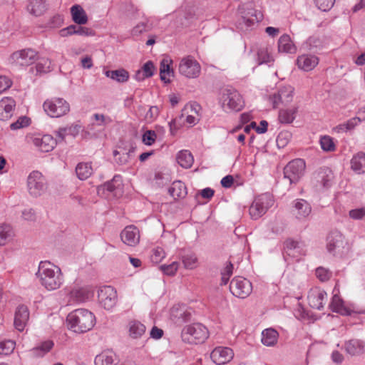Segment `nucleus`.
I'll list each match as a JSON object with an SVG mask.
<instances>
[{
	"label": "nucleus",
	"mask_w": 365,
	"mask_h": 365,
	"mask_svg": "<svg viewBox=\"0 0 365 365\" xmlns=\"http://www.w3.org/2000/svg\"><path fill=\"white\" fill-rule=\"evenodd\" d=\"M36 276L41 286L48 291L59 289L64 282L61 268L48 261L40 262Z\"/></svg>",
	"instance_id": "obj_1"
},
{
	"label": "nucleus",
	"mask_w": 365,
	"mask_h": 365,
	"mask_svg": "<svg viewBox=\"0 0 365 365\" xmlns=\"http://www.w3.org/2000/svg\"><path fill=\"white\" fill-rule=\"evenodd\" d=\"M69 329L76 333L90 331L96 324L93 314L85 309H78L68 314L66 318Z\"/></svg>",
	"instance_id": "obj_2"
},
{
	"label": "nucleus",
	"mask_w": 365,
	"mask_h": 365,
	"mask_svg": "<svg viewBox=\"0 0 365 365\" xmlns=\"http://www.w3.org/2000/svg\"><path fill=\"white\" fill-rule=\"evenodd\" d=\"M45 113L51 118H61L67 115L71 110L69 103L63 98L47 99L43 103Z\"/></svg>",
	"instance_id": "obj_3"
},
{
	"label": "nucleus",
	"mask_w": 365,
	"mask_h": 365,
	"mask_svg": "<svg viewBox=\"0 0 365 365\" xmlns=\"http://www.w3.org/2000/svg\"><path fill=\"white\" fill-rule=\"evenodd\" d=\"M207 337V329L200 323L187 326L182 331V340L189 344L202 343Z\"/></svg>",
	"instance_id": "obj_4"
},
{
	"label": "nucleus",
	"mask_w": 365,
	"mask_h": 365,
	"mask_svg": "<svg viewBox=\"0 0 365 365\" xmlns=\"http://www.w3.org/2000/svg\"><path fill=\"white\" fill-rule=\"evenodd\" d=\"M220 101L222 107L225 111H239L244 107L241 95L233 88L224 89Z\"/></svg>",
	"instance_id": "obj_5"
},
{
	"label": "nucleus",
	"mask_w": 365,
	"mask_h": 365,
	"mask_svg": "<svg viewBox=\"0 0 365 365\" xmlns=\"http://www.w3.org/2000/svg\"><path fill=\"white\" fill-rule=\"evenodd\" d=\"M274 204L272 196L264 193L257 196L250 207V215L254 220H257L264 215Z\"/></svg>",
	"instance_id": "obj_6"
},
{
	"label": "nucleus",
	"mask_w": 365,
	"mask_h": 365,
	"mask_svg": "<svg viewBox=\"0 0 365 365\" xmlns=\"http://www.w3.org/2000/svg\"><path fill=\"white\" fill-rule=\"evenodd\" d=\"M27 189L29 194L34 197L44 194L47 190L46 179L37 171H32L27 178Z\"/></svg>",
	"instance_id": "obj_7"
},
{
	"label": "nucleus",
	"mask_w": 365,
	"mask_h": 365,
	"mask_svg": "<svg viewBox=\"0 0 365 365\" xmlns=\"http://www.w3.org/2000/svg\"><path fill=\"white\" fill-rule=\"evenodd\" d=\"M38 59V53L31 48L21 49L12 53L8 61L16 66H27L34 63Z\"/></svg>",
	"instance_id": "obj_8"
},
{
	"label": "nucleus",
	"mask_w": 365,
	"mask_h": 365,
	"mask_svg": "<svg viewBox=\"0 0 365 365\" xmlns=\"http://www.w3.org/2000/svg\"><path fill=\"white\" fill-rule=\"evenodd\" d=\"M239 13L242 23L247 27H250L262 20L263 14L260 11L255 9L252 1H248L239 6Z\"/></svg>",
	"instance_id": "obj_9"
},
{
	"label": "nucleus",
	"mask_w": 365,
	"mask_h": 365,
	"mask_svg": "<svg viewBox=\"0 0 365 365\" xmlns=\"http://www.w3.org/2000/svg\"><path fill=\"white\" fill-rule=\"evenodd\" d=\"M305 162L302 159H295L289 162L284 168V177L289 184L297 182L303 176Z\"/></svg>",
	"instance_id": "obj_10"
},
{
	"label": "nucleus",
	"mask_w": 365,
	"mask_h": 365,
	"mask_svg": "<svg viewBox=\"0 0 365 365\" xmlns=\"http://www.w3.org/2000/svg\"><path fill=\"white\" fill-rule=\"evenodd\" d=\"M178 71L185 78H196L200 75L201 66L195 58L187 56L180 60Z\"/></svg>",
	"instance_id": "obj_11"
},
{
	"label": "nucleus",
	"mask_w": 365,
	"mask_h": 365,
	"mask_svg": "<svg viewBox=\"0 0 365 365\" xmlns=\"http://www.w3.org/2000/svg\"><path fill=\"white\" fill-rule=\"evenodd\" d=\"M100 304L106 310H112L118 302L117 291L111 286H104L98 291Z\"/></svg>",
	"instance_id": "obj_12"
},
{
	"label": "nucleus",
	"mask_w": 365,
	"mask_h": 365,
	"mask_svg": "<svg viewBox=\"0 0 365 365\" xmlns=\"http://www.w3.org/2000/svg\"><path fill=\"white\" fill-rule=\"evenodd\" d=\"M230 290L234 296L245 299L251 294L252 286L251 282L247 279L237 277L231 281Z\"/></svg>",
	"instance_id": "obj_13"
},
{
	"label": "nucleus",
	"mask_w": 365,
	"mask_h": 365,
	"mask_svg": "<svg viewBox=\"0 0 365 365\" xmlns=\"http://www.w3.org/2000/svg\"><path fill=\"white\" fill-rule=\"evenodd\" d=\"M294 88L290 85L279 87L277 92L269 96V101L274 108L280 104H288L293 100Z\"/></svg>",
	"instance_id": "obj_14"
},
{
	"label": "nucleus",
	"mask_w": 365,
	"mask_h": 365,
	"mask_svg": "<svg viewBox=\"0 0 365 365\" xmlns=\"http://www.w3.org/2000/svg\"><path fill=\"white\" fill-rule=\"evenodd\" d=\"M30 138L34 145L42 152L51 151L57 143V140L50 135H41L38 134L31 136Z\"/></svg>",
	"instance_id": "obj_15"
},
{
	"label": "nucleus",
	"mask_w": 365,
	"mask_h": 365,
	"mask_svg": "<svg viewBox=\"0 0 365 365\" xmlns=\"http://www.w3.org/2000/svg\"><path fill=\"white\" fill-rule=\"evenodd\" d=\"M307 298L311 307L320 310L327 302V294L324 290L319 287H314L309 292Z\"/></svg>",
	"instance_id": "obj_16"
},
{
	"label": "nucleus",
	"mask_w": 365,
	"mask_h": 365,
	"mask_svg": "<svg viewBox=\"0 0 365 365\" xmlns=\"http://www.w3.org/2000/svg\"><path fill=\"white\" fill-rule=\"evenodd\" d=\"M233 356V351L230 348L223 346L216 347L210 354L212 361L217 365H222L230 362Z\"/></svg>",
	"instance_id": "obj_17"
},
{
	"label": "nucleus",
	"mask_w": 365,
	"mask_h": 365,
	"mask_svg": "<svg viewBox=\"0 0 365 365\" xmlns=\"http://www.w3.org/2000/svg\"><path fill=\"white\" fill-rule=\"evenodd\" d=\"M140 231L134 225L126 226L120 232L122 242L130 247H135L140 242Z\"/></svg>",
	"instance_id": "obj_18"
},
{
	"label": "nucleus",
	"mask_w": 365,
	"mask_h": 365,
	"mask_svg": "<svg viewBox=\"0 0 365 365\" xmlns=\"http://www.w3.org/2000/svg\"><path fill=\"white\" fill-rule=\"evenodd\" d=\"M29 319V309L25 305H19L14 314V327L19 331H24Z\"/></svg>",
	"instance_id": "obj_19"
},
{
	"label": "nucleus",
	"mask_w": 365,
	"mask_h": 365,
	"mask_svg": "<svg viewBox=\"0 0 365 365\" xmlns=\"http://www.w3.org/2000/svg\"><path fill=\"white\" fill-rule=\"evenodd\" d=\"M118 357L113 351L106 349L102 351L94 358V365H117Z\"/></svg>",
	"instance_id": "obj_20"
},
{
	"label": "nucleus",
	"mask_w": 365,
	"mask_h": 365,
	"mask_svg": "<svg viewBox=\"0 0 365 365\" xmlns=\"http://www.w3.org/2000/svg\"><path fill=\"white\" fill-rule=\"evenodd\" d=\"M16 106L15 101L10 97L3 98L0 101V119L7 120L12 115Z\"/></svg>",
	"instance_id": "obj_21"
},
{
	"label": "nucleus",
	"mask_w": 365,
	"mask_h": 365,
	"mask_svg": "<svg viewBox=\"0 0 365 365\" xmlns=\"http://www.w3.org/2000/svg\"><path fill=\"white\" fill-rule=\"evenodd\" d=\"M48 4L46 0H29L26 6L28 12L34 16H41L48 10Z\"/></svg>",
	"instance_id": "obj_22"
},
{
	"label": "nucleus",
	"mask_w": 365,
	"mask_h": 365,
	"mask_svg": "<svg viewBox=\"0 0 365 365\" xmlns=\"http://www.w3.org/2000/svg\"><path fill=\"white\" fill-rule=\"evenodd\" d=\"M297 63L298 67L304 71L313 70L319 63V58L314 55L304 54L297 58Z\"/></svg>",
	"instance_id": "obj_23"
},
{
	"label": "nucleus",
	"mask_w": 365,
	"mask_h": 365,
	"mask_svg": "<svg viewBox=\"0 0 365 365\" xmlns=\"http://www.w3.org/2000/svg\"><path fill=\"white\" fill-rule=\"evenodd\" d=\"M170 317L175 323L180 324L190 318V314L187 313L183 306H174L170 310Z\"/></svg>",
	"instance_id": "obj_24"
},
{
	"label": "nucleus",
	"mask_w": 365,
	"mask_h": 365,
	"mask_svg": "<svg viewBox=\"0 0 365 365\" xmlns=\"http://www.w3.org/2000/svg\"><path fill=\"white\" fill-rule=\"evenodd\" d=\"M173 61L166 57L164 58L160 62V79L165 83L170 82V77L173 76L174 71L170 68Z\"/></svg>",
	"instance_id": "obj_25"
},
{
	"label": "nucleus",
	"mask_w": 365,
	"mask_h": 365,
	"mask_svg": "<svg viewBox=\"0 0 365 365\" xmlns=\"http://www.w3.org/2000/svg\"><path fill=\"white\" fill-rule=\"evenodd\" d=\"M334 178L332 171L328 168L319 169L316 173L315 179L323 187H328L331 185V181Z\"/></svg>",
	"instance_id": "obj_26"
},
{
	"label": "nucleus",
	"mask_w": 365,
	"mask_h": 365,
	"mask_svg": "<svg viewBox=\"0 0 365 365\" xmlns=\"http://www.w3.org/2000/svg\"><path fill=\"white\" fill-rule=\"evenodd\" d=\"M312 207L308 202L304 200H299L294 203V214L299 219H304L309 215Z\"/></svg>",
	"instance_id": "obj_27"
},
{
	"label": "nucleus",
	"mask_w": 365,
	"mask_h": 365,
	"mask_svg": "<svg viewBox=\"0 0 365 365\" xmlns=\"http://www.w3.org/2000/svg\"><path fill=\"white\" fill-rule=\"evenodd\" d=\"M351 168L356 174L365 173V154L358 153L351 160Z\"/></svg>",
	"instance_id": "obj_28"
},
{
	"label": "nucleus",
	"mask_w": 365,
	"mask_h": 365,
	"mask_svg": "<svg viewBox=\"0 0 365 365\" xmlns=\"http://www.w3.org/2000/svg\"><path fill=\"white\" fill-rule=\"evenodd\" d=\"M278 50L279 52L294 53L297 51V48L293 43L289 35H282L278 41Z\"/></svg>",
	"instance_id": "obj_29"
},
{
	"label": "nucleus",
	"mask_w": 365,
	"mask_h": 365,
	"mask_svg": "<svg viewBox=\"0 0 365 365\" xmlns=\"http://www.w3.org/2000/svg\"><path fill=\"white\" fill-rule=\"evenodd\" d=\"M164 129L159 128L157 130H148L142 136V142L146 145H152L158 138H162L164 134Z\"/></svg>",
	"instance_id": "obj_30"
},
{
	"label": "nucleus",
	"mask_w": 365,
	"mask_h": 365,
	"mask_svg": "<svg viewBox=\"0 0 365 365\" xmlns=\"http://www.w3.org/2000/svg\"><path fill=\"white\" fill-rule=\"evenodd\" d=\"M278 332L272 328L266 329L262 332V343L267 346H274L278 340Z\"/></svg>",
	"instance_id": "obj_31"
},
{
	"label": "nucleus",
	"mask_w": 365,
	"mask_h": 365,
	"mask_svg": "<svg viewBox=\"0 0 365 365\" xmlns=\"http://www.w3.org/2000/svg\"><path fill=\"white\" fill-rule=\"evenodd\" d=\"M344 317H346L352 319L351 324H358L361 322L360 314L365 312L354 306L349 307L344 303Z\"/></svg>",
	"instance_id": "obj_32"
},
{
	"label": "nucleus",
	"mask_w": 365,
	"mask_h": 365,
	"mask_svg": "<svg viewBox=\"0 0 365 365\" xmlns=\"http://www.w3.org/2000/svg\"><path fill=\"white\" fill-rule=\"evenodd\" d=\"M71 13L73 21L79 25L86 24L88 21V16L85 11L79 5H74L71 8Z\"/></svg>",
	"instance_id": "obj_33"
},
{
	"label": "nucleus",
	"mask_w": 365,
	"mask_h": 365,
	"mask_svg": "<svg viewBox=\"0 0 365 365\" xmlns=\"http://www.w3.org/2000/svg\"><path fill=\"white\" fill-rule=\"evenodd\" d=\"M284 249L286 254L293 258L299 257L302 252V249L299 244L293 240H287L284 244Z\"/></svg>",
	"instance_id": "obj_34"
},
{
	"label": "nucleus",
	"mask_w": 365,
	"mask_h": 365,
	"mask_svg": "<svg viewBox=\"0 0 365 365\" xmlns=\"http://www.w3.org/2000/svg\"><path fill=\"white\" fill-rule=\"evenodd\" d=\"M104 74L106 77L118 83H125L129 79V73L123 68L114 71H106Z\"/></svg>",
	"instance_id": "obj_35"
},
{
	"label": "nucleus",
	"mask_w": 365,
	"mask_h": 365,
	"mask_svg": "<svg viewBox=\"0 0 365 365\" xmlns=\"http://www.w3.org/2000/svg\"><path fill=\"white\" fill-rule=\"evenodd\" d=\"M14 231L10 225L2 224L0 225V246H4L11 241L14 237Z\"/></svg>",
	"instance_id": "obj_36"
},
{
	"label": "nucleus",
	"mask_w": 365,
	"mask_h": 365,
	"mask_svg": "<svg viewBox=\"0 0 365 365\" xmlns=\"http://www.w3.org/2000/svg\"><path fill=\"white\" fill-rule=\"evenodd\" d=\"M129 336L133 339L140 338L145 332L144 324L138 321H132L128 324Z\"/></svg>",
	"instance_id": "obj_37"
},
{
	"label": "nucleus",
	"mask_w": 365,
	"mask_h": 365,
	"mask_svg": "<svg viewBox=\"0 0 365 365\" xmlns=\"http://www.w3.org/2000/svg\"><path fill=\"white\" fill-rule=\"evenodd\" d=\"M91 292L87 287L73 289L70 292L71 298L77 302H83L89 299Z\"/></svg>",
	"instance_id": "obj_38"
},
{
	"label": "nucleus",
	"mask_w": 365,
	"mask_h": 365,
	"mask_svg": "<svg viewBox=\"0 0 365 365\" xmlns=\"http://www.w3.org/2000/svg\"><path fill=\"white\" fill-rule=\"evenodd\" d=\"M168 192L174 199L183 198L187 195L186 187L181 181L173 182Z\"/></svg>",
	"instance_id": "obj_39"
},
{
	"label": "nucleus",
	"mask_w": 365,
	"mask_h": 365,
	"mask_svg": "<svg viewBox=\"0 0 365 365\" xmlns=\"http://www.w3.org/2000/svg\"><path fill=\"white\" fill-rule=\"evenodd\" d=\"M76 173L80 180H84L92 175L93 168L88 163H80L76 168Z\"/></svg>",
	"instance_id": "obj_40"
},
{
	"label": "nucleus",
	"mask_w": 365,
	"mask_h": 365,
	"mask_svg": "<svg viewBox=\"0 0 365 365\" xmlns=\"http://www.w3.org/2000/svg\"><path fill=\"white\" fill-rule=\"evenodd\" d=\"M53 346V342L51 340H47L42 342L39 346L30 350L32 356L40 357L44 356L48 353Z\"/></svg>",
	"instance_id": "obj_41"
},
{
	"label": "nucleus",
	"mask_w": 365,
	"mask_h": 365,
	"mask_svg": "<svg viewBox=\"0 0 365 365\" xmlns=\"http://www.w3.org/2000/svg\"><path fill=\"white\" fill-rule=\"evenodd\" d=\"M177 161L181 167L189 168L192 166L194 159L190 152L188 150H182L178 154Z\"/></svg>",
	"instance_id": "obj_42"
},
{
	"label": "nucleus",
	"mask_w": 365,
	"mask_h": 365,
	"mask_svg": "<svg viewBox=\"0 0 365 365\" xmlns=\"http://www.w3.org/2000/svg\"><path fill=\"white\" fill-rule=\"evenodd\" d=\"M345 348L349 354L355 355L364 351V344L360 340L352 339L346 343Z\"/></svg>",
	"instance_id": "obj_43"
},
{
	"label": "nucleus",
	"mask_w": 365,
	"mask_h": 365,
	"mask_svg": "<svg viewBox=\"0 0 365 365\" xmlns=\"http://www.w3.org/2000/svg\"><path fill=\"white\" fill-rule=\"evenodd\" d=\"M337 285L338 284L334 287V296L329 304V308L333 312L341 314L342 312V299L340 296L339 289L337 288Z\"/></svg>",
	"instance_id": "obj_44"
},
{
	"label": "nucleus",
	"mask_w": 365,
	"mask_h": 365,
	"mask_svg": "<svg viewBox=\"0 0 365 365\" xmlns=\"http://www.w3.org/2000/svg\"><path fill=\"white\" fill-rule=\"evenodd\" d=\"M341 239V232L338 230L332 231L327 237V247L329 252H333L335 248L340 244Z\"/></svg>",
	"instance_id": "obj_45"
},
{
	"label": "nucleus",
	"mask_w": 365,
	"mask_h": 365,
	"mask_svg": "<svg viewBox=\"0 0 365 365\" xmlns=\"http://www.w3.org/2000/svg\"><path fill=\"white\" fill-rule=\"evenodd\" d=\"M297 112V108L281 110L279 112V120L282 123H291L295 119Z\"/></svg>",
	"instance_id": "obj_46"
},
{
	"label": "nucleus",
	"mask_w": 365,
	"mask_h": 365,
	"mask_svg": "<svg viewBox=\"0 0 365 365\" xmlns=\"http://www.w3.org/2000/svg\"><path fill=\"white\" fill-rule=\"evenodd\" d=\"M182 262L187 269H195L199 266L198 257L195 253H188L183 255Z\"/></svg>",
	"instance_id": "obj_47"
},
{
	"label": "nucleus",
	"mask_w": 365,
	"mask_h": 365,
	"mask_svg": "<svg viewBox=\"0 0 365 365\" xmlns=\"http://www.w3.org/2000/svg\"><path fill=\"white\" fill-rule=\"evenodd\" d=\"M320 145L325 152H333L336 149V143L332 138L329 135H323L320 138Z\"/></svg>",
	"instance_id": "obj_48"
},
{
	"label": "nucleus",
	"mask_w": 365,
	"mask_h": 365,
	"mask_svg": "<svg viewBox=\"0 0 365 365\" xmlns=\"http://www.w3.org/2000/svg\"><path fill=\"white\" fill-rule=\"evenodd\" d=\"M51 68V61L46 58H40L36 66V72L38 73H48Z\"/></svg>",
	"instance_id": "obj_49"
},
{
	"label": "nucleus",
	"mask_w": 365,
	"mask_h": 365,
	"mask_svg": "<svg viewBox=\"0 0 365 365\" xmlns=\"http://www.w3.org/2000/svg\"><path fill=\"white\" fill-rule=\"evenodd\" d=\"M187 114L186 116V122L190 125L195 124L197 119V112L196 108H193L192 106H186L183 110L182 115Z\"/></svg>",
	"instance_id": "obj_50"
},
{
	"label": "nucleus",
	"mask_w": 365,
	"mask_h": 365,
	"mask_svg": "<svg viewBox=\"0 0 365 365\" xmlns=\"http://www.w3.org/2000/svg\"><path fill=\"white\" fill-rule=\"evenodd\" d=\"M257 60L259 64L267 63L273 61L272 56L270 55L267 47H261L257 51Z\"/></svg>",
	"instance_id": "obj_51"
},
{
	"label": "nucleus",
	"mask_w": 365,
	"mask_h": 365,
	"mask_svg": "<svg viewBox=\"0 0 365 365\" xmlns=\"http://www.w3.org/2000/svg\"><path fill=\"white\" fill-rule=\"evenodd\" d=\"M93 125L100 127H105L106 125L111 123L112 120L110 117L103 114L95 113L93 115Z\"/></svg>",
	"instance_id": "obj_52"
},
{
	"label": "nucleus",
	"mask_w": 365,
	"mask_h": 365,
	"mask_svg": "<svg viewBox=\"0 0 365 365\" xmlns=\"http://www.w3.org/2000/svg\"><path fill=\"white\" fill-rule=\"evenodd\" d=\"M16 343L12 340H6L0 341V354H9L15 349Z\"/></svg>",
	"instance_id": "obj_53"
},
{
	"label": "nucleus",
	"mask_w": 365,
	"mask_h": 365,
	"mask_svg": "<svg viewBox=\"0 0 365 365\" xmlns=\"http://www.w3.org/2000/svg\"><path fill=\"white\" fill-rule=\"evenodd\" d=\"M63 24V16L61 14H56L51 17L46 23V27L56 29L61 27Z\"/></svg>",
	"instance_id": "obj_54"
},
{
	"label": "nucleus",
	"mask_w": 365,
	"mask_h": 365,
	"mask_svg": "<svg viewBox=\"0 0 365 365\" xmlns=\"http://www.w3.org/2000/svg\"><path fill=\"white\" fill-rule=\"evenodd\" d=\"M152 29V26L147 22H141L138 24L132 29L131 34L133 36H139L144 32L150 31Z\"/></svg>",
	"instance_id": "obj_55"
},
{
	"label": "nucleus",
	"mask_w": 365,
	"mask_h": 365,
	"mask_svg": "<svg viewBox=\"0 0 365 365\" xmlns=\"http://www.w3.org/2000/svg\"><path fill=\"white\" fill-rule=\"evenodd\" d=\"M315 274L317 279L322 282L328 281L331 277V272L328 269L323 267L317 268Z\"/></svg>",
	"instance_id": "obj_56"
},
{
	"label": "nucleus",
	"mask_w": 365,
	"mask_h": 365,
	"mask_svg": "<svg viewBox=\"0 0 365 365\" xmlns=\"http://www.w3.org/2000/svg\"><path fill=\"white\" fill-rule=\"evenodd\" d=\"M165 256V253L163 248L155 247L152 251L150 256L151 260L154 263H159Z\"/></svg>",
	"instance_id": "obj_57"
},
{
	"label": "nucleus",
	"mask_w": 365,
	"mask_h": 365,
	"mask_svg": "<svg viewBox=\"0 0 365 365\" xmlns=\"http://www.w3.org/2000/svg\"><path fill=\"white\" fill-rule=\"evenodd\" d=\"M317 8L323 11L329 10L334 5V0H314Z\"/></svg>",
	"instance_id": "obj_58"
},
{
	"label": "nucleus",
	"mask_w": 365,
	"mask_h": 365,
	"mask_svg": "<svg viewBox=\"0 0 365 365\" xmlns=\"http://www.w3.org/2000/svg\"><path fill=\"white\" fill-rule=\"evenodd\" d=\"M179 267V263L177 262H174L168 265H162L160 266L161 270L167 275L173 276L174 275Z\"/></svg>",
	"instance_id": "obj_59"
},
{
	"label": "nucleus",
	"mask_w": 365,
	"mask_h": 365,
	"mask_svg": "<svg viewBox=\"0 0 365 365\" xmlns=\"http://www.w3.org/2000/svg\"><path fill=\"white\" fill-rule=\"evenodd\" d=\"M73 28L75 30L74 34L82 36H93L94 33L92 29L81 26V25H73Z\"/></svg>",
	"instance_id": "obj_60"
},
{
	"label": "nucleus",
	"mask_w": 365,
	"mask_h": 365,
	"mask_svg": "<svg viewBox=\"0 0 365 365\" xmlns=\"http://www.w3.org/2000/svg\"><path fill=\"white\" fill-rule=\"evenodd\" d=\"M159 115V108L157 106H150L145 115V119L148 122H153Z\"/></svg>",
	"instance_id": "obj_61"
},
{
	"label": "nucleus",
	"mask_w": 365,
	"mask_h": 365,
	"mask_svg": "<svg viewBox=\"0 0 365 365\" xmlns=\"http://www.w3.org/2000/svg\"><path fill=\"white\" fill-rule=\"evenodd\" d=\"M233 266L231 263H229L222 272V284H226L229 281L230 276L232 274Z\"/></svg>",
	"instance_id": "obj_62"
},
{
	"label": "nucleus",
	"mask_w": 365,
	"mask_h": 365,
	"mask_svg": "<svg viewBox=\"0 0 365 365\" xmlns=\"http://www.w3.org/2000/svg\"><path fill=\"white\" fill-rule=\"evenodd\" d=\"M349 216L354 220H363L365 218V207L354 209L349 211Z\"/></svg>",
	"instance_id": "obj_63"
},
{
	"label": "nucleus",
	"mask_w": 365,
	"mask_h": 365,
	"mask_svg": "<svg viewBox=\"0 0 365 365\" xmlns=\"http://www.w3.org/2000/svg\"><path fill=\"white\" fill-rule=\"evenodd\" d=\"M291 134L288 132H281L277 138V143L279 147H284L290 140Z\"/></svg>",
	"instance_id": "obj_64"
}]
</instances>
